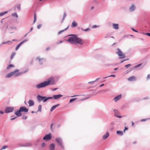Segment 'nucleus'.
<instances>
[{
	"instance_id": "1",
	"label": "nucleus",
	"mask_w": 150,
	"mask_h": 150,
	"mask_svg": "<svg viewBox=\"0 0 150 150\" xmlns=\"http://www.w3.org/2000/svg\"><path fill=\"white\" fill-rule=\"evenodd\" d=\"M71 37L67 40V41L71 44L77 45L78 47L81 48L82 47V45L84 41L82 39L78 38L75 34L69 35Z\"/></svg>"
},
{
	"instance_id": "2",
	"label": "nucleus",
	"mask_w": 150,
	"mask_h": 150,
	"mask_svg": "<svg viewBox=\"0 0 150 150\" xmlns=\"http://www.w3.org/2000/svg\"><path fill=\"white\" fill-rule=\"evenodd\" d=\"M50 98H50V97L42 96L40 95H38L37 96V99L39 102L43 101V102H45L48 100L50 99Z\"/></svg>"
},
{
	"instance_id": "3",
	"label": "nucleus",
	"mask_w": 150,
	"mask_h": 150,
	"mask_svg": "<svg viewBox=\"0 0 150 150\" xmlns=\"http://www.w3.org/2000/svg\"><path fill=\"white\" fill-rule=\"evenodd\" d=\"M45 82L47 86L49 85H53L55 83V80L54 77H51L49 78L47 81H46Z\"/></svg>"
},
{
	"instance_id": "4",
	"label": "nucleus",
	"mask_w": 150,
	"mask_h": 150,
	"mask_svg": "<svg viewBox=\"0 0 150 150\" xmlns=\"http://www.w3.org/2000/svg\"><path fill=\"white\" fill-rule=\"evenodd\" d=\"M55 141L58 144L64 149V148L63 144L62 139L60 137H58L55 139Z\"/></svg>"
},
{
	"instance_id": "5",
	"label": "nucleus",
	"mask_w": 150,
	"mask_h": 150,
	"mask_svg": "<svg viewBox=\"0 0 150 150\" xmlns=\"http://www.w3.org/2000/svg\"><path fill=\"white\" fill-rule=\"evenodd\" d=\"M47 86L45 81L40 83L36 84L35 85V87L37 89H40L42 88L45 87Z\"/></svg>"
},
{
	"instance_id": "6",
	"label": "nucleus",
	"mask_w": 150,
	"mask_h": 150,
	"mask_svg": "<svg viewBox=\"0 0 150 150\" xmlns=\"http://www.w3.org/2000/svg\"><path fill=\"white\" fill-rule=\"evenodd\" d=\"M117 51L116 52V53L118 54V56L120 57H119L120 59L125 57V54L122 53V52L119 48H117Z\"/></svg>"
},
{
	"instance_id": "7",
	"label": "nucleus",
	"mask_w": 150,
	"mask_h": 150,
	"mask_svg": "<svg viewBox=\"0 0 150 150\" xmlns=\"http://www.w3.org/2000/svg\"><path fill=\"white\" fill-rule=\"evenodd\" d=\"M14 109V108L13 107H7L6 108L5 112L6 113H8L12 112Z\"/></svg>"
},
{
	"instance_id": "8",
	"label": "nucleus",
	"mask_w": 150,
	"mask_h": 150,
	"mask_svg": "<svg viewBox=\"0 0 150 150\" xmlns=\"http://www.w3.org/2000/svg\"><path fill=\"white\" fill-rule=\"evenodd\" d=\"M19 70L18 69H16L13 71H12L13 75L16 77H17L19 75H21V73L19 72Z\"/></svg>"
},
{
	"instance_id": "9",
	"label": "nucleus",
	"mask_w": 150,
	"mask_h": 150,
	"mask_svg": "<svg viewBox=\"0 0 150 150\" xmlns=\"http://www.w3.org/2000/svg\"><path fill=\"white\" fill-rule=\"evenodd\" d=\"M52 136L50 133L46 135L43 138L44 140H49L51 139Z\"/></svg>"
},
{
	"instance_id": "10",
	"label": "nucleus",
	"mask_w": 150,
	"mask_h": 150,
	"mask_svg": "<svg viewBox=\"0 0 150 150\" xmlns=\"http://www.w3.org/2000/svg\"><path fill=\"white\" fill-rule=\"evenodd\" d=\"M62 95L59 94L58 95H54L52 97H50V98H51L50 99L53 98L54 99L56 100L62 97Z\"/></svg>"
},
{
	"instance_id": "11",
	"label": "nucleus",
	"mask_w": 150,
	"mask_h": 150,
	"mask_svg": "<svg viewBox=\"0 0 150 150\" xmlns=\"http://www.w3.org/2000/svg\"><path fill=\"white\" fill-rule=\"evenodd\" d=\"M122 95L121 94H120L116 96H115L114 98L113 99V100L115 102H117L119 101L121 98Z\"/></svg>"
},
{
	"instance_id": "12",
	"label": "nucleus",
	"mask_w": 150,
	"mask_h": 150,
	"mask_svg": "<svg viewBox=\"0 0 150 150\" xmlns=\"http://www.w3.org/2000/svg\"><path fill=\"white\" fill-rule=\"evenodd\" d=\"M32 145V144L30 142L27 143L25 144H19V146L21 147H28L31 146Z\"/></svg>"
},
{
	"instance_id": "13",
	"label": "nucleus",
	"mask_w": 150,
	"mask_h": 150,
	"mask_svg": "<svg viewBox=\"0 0 150 150\" xmlns=\"http://www.w3.org/2000/svg\"><path fill=\"white\" fill-rule=\"evenodd\" d=\"M36 60H38L39 64L40 65H42L43 62L45 61V59L43 58H40L39 57H38L36 59Z\"/></svg>"
},
{
	"instance_id": "14",
	"label": "nucleus",
	"mask_w": 150,
	"mask_h": 150,
	"mask_svg": "<svg viewBox=\"0 0 150 150\" xmlns=\"http://www.w3.org/2000/svg\"><path fill=\"white\" fill-rule=\"evenodd\" d=\"M20 109L21 110V112H27L28 111V109L23 106L21 107Z\"/></svg>"
},
{
	"instance_id": "15",
	"label": "nucleus",
	"mask_w": 150,
	"mask_h": 150,
	"mask_svg": "<svg viewBox=\"0 0 150 150\" xmlns=\"http://www.w3.org/2000/svg\"><path fill=\"white\" fill-rule=\"evenodd\" d=\"M21 112V110L19 109V110H17L14 113L17 117H20L22 115Z\"/></svg>"
},
{
	"instance_id": "16",
	"label": "nucleus",
	"mask_w": 150,
	"mask_h": 150,
	"mask_svg": "<svg viewBox=\"0 0 150 150\" xmlns=\"http://www.w3.org/2000/svg\"><path fill=\"white\" fill-rule=\"evenodd\" d=\"M109 135V133L107 132H106V133L103 136L102 138L104 140H105L108 137Z\"/></svg>"
},
{
	"instance_id": "17",
	"label": "nucleus",
	"mask_w": 150,
	"mask_h": 150,
	"mask_svg": "<svg viewBox=\"0 0 150 150\" xmlns=\"http://www.w3.org/2000/svg\"><path fill=\"white\" fill-rule=\"evenodd\" d=\"M135 8L136 7L135 5L134 4H132L130 7L129 9L131 12H132L135 10Z\"/></svg>"
},
{
	"instance_id": "18",
	"label": "nucleus",
	"mask_w": 150,
	"mask_h": 150,
	"mask_svg": "<svg viewBox=\"0 0 150 150\" xmlns=\"http://www.w3.org/2000/svg\"><path fill=\"white\" fill-rule=\"evenodd\" d=\"M128 80L130 81H135L136 80V78L135 76H132L130 77L128 79Z\"/></svg>"
},
{
	"instance_id": "19",
	"label": "nucleus",
	"mask_w": 150,
	"mask_h": 150,
	"mask_svg": "<svg viewBox=\"0 0 150 150\" xmlns=\"http://www.w3.org/2000/svg\"><path fill=\"white\" fill-rule=\"evenodd\" d=\"M112 26L113 29L118 30L119 29V24L113 23L112 24Z\"/></svg>"
},
{
	"instance_id": "20",
	"label": "nucleus",
	"mask_w": 150,
	"mask_h": 150,
	"mask_svg": "<svg viewBox=\"0 0 150 150\" xmlns=\"http://www.w3.org/2000/svg\"><path fill=\"white\" fill-rule=\"evenodd\" d=\"M55 145L53 144H51L49 146V150H54Z\"/></svg>"
},
{
	"instance_id": "21",
	"label": "nucleus",
	"mask_w": 150,
	"mask_h": 150,
	"mask_svg": "<svg viewBox=\"0 0 150 150\" xmlns=\"http://www.w3.org/2000/svg\"><path fill=\"white\" fill-rule=\"evenodd\" d=\"M28 103L30 107L33 106L34 105V102L33 101L30 100L28 102Z\"/></svg>"
},
{
	"instance_id": "22",
	"label": "nucleus",
	"mask_w": 150,
	"mask_h": 150,
	"mask_svg": "<svg viewBox=\"0 0 150 150\" xmlns=\"http://www.w3.org/2000/svg\"><path fill=\"white\" fill-rule=\"evenodd\" d=\"M77 23L75 21H74L72 23L71 26L72 27L74 28L77 26Z\"/></svg>"
},
{
	"instance_id": "23",
	"label": "nucleus",
	"mask_w": 150,
	"mask_h": 150,
	"mask_svg": "<svg viewBox=\"0 0 150 150\" xmlns=\"http://www.w3.org/2000/svg\"><path fill=\"white\" fill-rule=\"evenodd\" d=\"M13 74L12 72H10V73L7 74L6 76V77L7 78H9L11 77V76H13Z\"/></svg>"
},
{
	"instance_id": "24",
	"label": "nucleus",
	"mask_w": 150,
	"mask_h": 150,
	"mask_svg": "<svg viewBox=\"0 0 150 150\" xmlns=\"http://www.w3.org/2000/svg\"><path fill=\"white\" fill-rule=\"evenodd\" d=\"M59 105V104H57L56 105L53 106L51 108L50 111H53L54 109H55V108L57 106Z\"/></svg>"
},
{
	"instance_id": "25",
	"label": "nucleus",
	"mask_w": 150,
	"mask_h": 150,
	"mask_svg": "<svg viewBox=\"0 0 150 150\" xmlns=\"http://www.w3.org/2000/svg\"><path fill=\"white\" fill-rule=\"evenodd\" d=\"M116 133L120 136H122L123 134L122 132L120 131H116Z\"/></svg>"
},
{
	"instance_id": "26",
	"label": "nucleus",
	"mask_w": 150,
	"mask_h": 150,
	"mask_svg": "<svg viewBox=\"0 0 150 150\" xmlns=\"http://www.w3.org/2000/svg\"><path fill=\"white\" fill-rule=\"evenodd\" d=\"M69 27V26H68L66 28L64 29L59 31L58 33V34H61V33H62L64 32V31L67 30L68 28Z\"/></svg>"
},
{
	"instance_id": "27",
	"label": "nucleus",
	"mask_w": 150,
	"mask_h": 150,
	"mask_svg": "<svg viewBox=\"0 0 150 150\" xmlns=\"http://www.w3.org/2000/svg\"><path fill=\"white\" fill-rule=\"evenodd\" d=\"M22 44L21 43V42L20 43H19L17 45V46L15 50H17Z\"/></svg>"
},
{
	"instance_id": "28",
	"label": "nucleus",
	"mask_w": 150,
	"mask_h": 150,
	"mask_svg": "<svg viewBox=\"0 0 150 150\" xmlns=\"http://www.w3.org/2000/svg\"><path fill=\"white\" fill-rule=\"evenodd\" d=\"M99 78H98L97 79H96V80L94 81H90L88 83L91 84H93L96 81H97V80L99 79Z\"/></svg>"
},
{
	"instance_id": "29",
	"label": "nucleus",
	"mask_w": 150,
	"mask_h": 150,
	"mask_svg": "<svg viewBox=\"0 0 150 150\" xmlns=\"http://www.w3.org/2000/svg\"><path fill=\"white\" fill-rule=\"evenodd\" d=\"M12 16L13 17H15L16 18H18V16L16 13H13L12 14Z\"/></svg>"
},
{
	"instance_id": "30",
	"label": "nucleus",
	"mask_w": 150,
	"mask_h": 150,
	"mask_svg": "<svg viewBox=\"0 0 150 150\" xmlns=\"http://www.w3.org/2000/svg\"><path fill=\"white\" fill-rule=\"evenodd\" d=\"M42 111V105H39L38 107V109L37 112H41Z\"/></svg>"
},
{
	"instance_id": "31",
	"label": "nucleus",
	"mask_w": 150,
	"mask_h": 150,
	"mask_svg": "<svg viewBox=\"0 0 150 150\" xmlns=\"http://www.w3.org/2000/svg\"><path fill=\"white\" fill-rule=\"evenodd\" d=\"M8 13V11H5L3 12L0 13V17L1 16Z\"/></svg>"
},
{
	"instance_id": "32",
	"label": "nucleus",
	"mask_w": 150,
	"mask_h": 150,
	"mask_svg": "<svg viewBox=\"0 0 150 150\" xmlns=\"http://www.w3.org/2000/svg\"><path fill=\"white\" fill-rule=\"evenodd\" d=\"M10 43V44H11L12 43V42L11 41H6V42H3L2 43V44H7V43Z\"/></svg>"
},
{
	"instance_id": "33",
	"label": "nucleus",
	"mask_w": 150,
	"mask_h": 150,
	"mask_svg": "<svg viewBox=\"0 0 150 150\" xmlns=\"http://www.w3.org/2000/svg\"><path fill=\"white\" fill-rule=\"evenodd\" d=\"M15 54L16 53L15 52H13L12 53L11 56V59H13V58L15 55Z\"/></svg>"
},
{
	"instance_id": "34",
	"label": "nucleus",
	"mask_w": 150,
	"mask_h": 150,
	"mask_svg": "<svg viewBox=\"0 0 150 150\" xmlns=\"http://www.w3.org/2000/svg\"><path fill=\"white\" fill-rule=\"evenodd\" d=\"M67 16V14L65 12H64V15L63 16V19L62 20V22L64 20L65 18H66V16Z\"/></svg>"
},
{
	"instance_id": "35",
	"label": "nucleus",
	"mask_w": 150,
	"mask_h": 150,
	"mask_svg": "<svg viewBox=\"0 0 150 150\" xmlns=\"http://www.w3.org/2000/svg\"><path fill=\"white\" fill-rule=\"evenodd\" d=\"M8 147V146L6 145L5 146H2V148H1V149H0V150H2L3 149H5Z\"/></svg>"
},
{
	"instance_id": "36",
	"label": "nucleus",
	"mask_w": 150,
	"mask_h": 150,
	"mask_svg": "<svg viewBox=\"0 0 150 150\" xmlns=\"http://www.w3.org/2000/svg\"><path fill=\"white\" fill-rule=\"evenodd\" d=\"M14 67V66L13 64H10L8 66V67L7 68V69H9L10 68H11L12 67Z\"/></svg>"
},
{
	"instance_id": "37",
	"label": "nucleus",
	"mask_w": 150,
	"mask_h": 150,
	"mask_svg": "<svg viewBox=\"0 0 150 150\" xmlns=\"http://www.w3.org/2000/svg\"><path fill=\"white\" fill-rule=\"evenodd\" d=\"M36 14L35 13L34 15V21H33L34 23L35 22V21H36Z\"/></svg>"
},
{
	"instance_id": "38",
	"label": "nucleus",
	"mask_w": 150,
	"mask_h": 150,
	"mask_svg": "<svg viewBox=\"0 0 150 150\" xmlns=\"http://www.w3.org/2000/svg\"><path fill=\"white\" fill-rule=\"evenodd\" d=\"M76 99V98H72L69 101V103H70L72 102L73 101L75 100Z\"/></svg>"
},
{
	"instance_id": "39",
	"label": "nucleus",
	"mask_w": 150,
	"mask_h": 150,
	"mask_svg": "<svg viewBox=\"0 0 150 150\" xmlns=\"http://www.w3.org/2000/svg\"><path fill=\"white\" fill-rule=\"evenodd\" d=\"M99 27V25H93L92 26V28H98V27Z\"/></svg>"
},
{
	"instance_id": "40",
	"label": "nucleus",
	"mask_w": 150,
	"mask_h": 150,
	"mask_svg": "<svg viewBox=\"0 0 150 150\" xmlns=\"http://www.w3.org/2000/svg\"><path fill=\"white\" fill-rule=\"evenodd\" d=\"M81 30H83L84 31L86 32L87 31H90V29L89 28H88L85 30H83V28H81Z\"/></svg>"
},
{
	"instance_id": "41",
	"label": "nucleus",
	"mask_w": 150,
	"mask_h": 150,
	"mask_svg": "<svg viewBox=\"0 0 150 150\" xmlns=\"http://www.w3.org/2000/svg\"><path fill=\"white\" fill-rule=\"evenodd\" d=\"M17 8L19 11H20L21 9V5L20 4L18 5L17 6Z\"/></svg>"
},
{
	"instance_id": "42",
	"label": "nucleus",
	"mask_w": 150,
	"mask_h": 150,
	"mask_svg": "<svg viewBox=\"0 0 150 150\" xmlns=\"http://www.w3.org/2000/svg\"><path fill=\"white\" fill-rule=\"evenodd\" d=\"M10 28H11V29H14V30H16V27L15 26H12L10 27Z\"/></svg>"
},
{
	"instance_id": "43",
	"label": "nucleus",
	"mask_w": 150,
	"mask_h": 150,
	"mask_svg": "<svg viewBox=\"0 0 150 150\" xmlns=\"http://www.w3.org/2000/svg\"><path fill=\"white\" fill-rule=\"evenodd\" d=\"M28 40V39H25L24 40L22 41V42H21V43L23 44V43H24L25 42H27Z\"/></svg>"
},
{
	"instance_id": "44",
	"label": "nucleus",
	"mask_w": 150,
	"mask_h": 150,
	"mask_svg": "<svg viewBox=\"0 0 150 150\" xmlns=\"http://www.w3.org/2000/svg\"><path fill=\"white\" fill-rule=\"evenodd\" d=\"M143 34H145L149 36H150V33H143Z\"/></svg>"
},
{
	"instance_id": "45",
	"label": "nucleus",
	"mask_w": 150,
	"mask_h": 150,
	"mask_svg": "<svg viewBox=\"0 0 150 150\" xmlns=\"http://www.w3.org/2000/svg\"><path fill=\"white\" fill-rule=\"evenodd\" d=\"M141 64H139L137 65L134 66V68H137L140 66L141 65Z\"/></svg>"
},
{
	"instance_id": "46",
	"label": "nucleus",
	"mask_w": 150,
	"mask_h": 150,
	"mask_svg": "<svg viewBox=\"0 0 150 150\" xmlns=\"http://www.w3.org/2000/svg\"><path fill=\"white\" fill-rule=\"evenodd\" d=\"M115 77V75H110V76H109L105 77V78H108V77Z\"/></svg>"
},
{
	"instance_id": "47",
	"label": "nucleus",
	"mask_w": 150,
	"mask_h": 150,
	"mask_svg": "<svg viewBox=\"0 0 150 150\" xmlns=\"http://www.w3.org/2000/svg\"><path fill=\"white\" fill-rule=\"evenodd\" d=\"M114 124H115V122H112L111 123L110 126L113 127V125H114Z\"/></svg>"
},
{
	"instance_id": "48",
	"label": "nucleus",
	"mask_w": 150,
	"mask_h": 150,
	"mask_svg": "<svg viewBox=\"0 0 150 150\" xmlns=\"http://www.w3.org/2000/svg\"><path fill=\"white\" fill-rule=\"evenodd\" d=\"M131 66V64H127V65H125V67L126 68H128V67H129V66Z\"/></svg>"
},
{
	"instance_id": "49",
	"label": "nucleus",
	"mask_w": 150,
	"mask_h": 150,
	"mask_svg": "<svg viewBox=\"0 0 150 150\" xmlns=\"http://www.w3.org/2000/svg\"><path fill=\"white\" fill-rule=\"evenodd\" d=\"M111 127L110 128H109V129L110 131H112L113 129H114V127H112V126H110Z\"/></svg>"
},
{
	"instance_id": "50",
	"label": "nucleus",
	"mask_w": 150,
	"mask_h": 150,
	"mask_svg": "<svg viewBox=\"0 0 150 150\" xmlns=\"http://www.w3.org/2000/svg\"><path fill=\"white\" fill-rule=\"evenodd\" d=\"M45 143H43L41 145V146L43 148L45 146Z\"/></svg>"
},
{
	"instance_id": "51",
	"label": "nucleus",
	"mask_w": 150,
	"mask_h": 150,
	"mask_svg": "<svg viewBox=\"0 0 150 150\" xmlns=\"http://www.w3.org/2000/svg\"><path fill=\"white\" fill-rule=\"evenodd\" d=\"M42 26V25H41V24H39V25H38L37 26V28L38 29H40V28Z\"/></svg>"
},
{
	"instance_id": "52",
	"label": "nucleus",
	"mask_w": 150,
	"mask_h": 150,
	"mask_svg": "<svg viewBox=\"0 0 150 150\" xmlns=\"http://www.w3.org/2000/svg\"><path fill=\"white\" fill-rule=\"evenodd\" d=\"M27 118V116H23L22 117V119H23L26 120Z\"/></svg>"
},
{
	"instance_id": "53",
	"label": "nucleus",
	"mask_w": 150,
	"mask_h": 150,
	"mask_svg": "<svg viewBox=\"0 0 150 150\" xmlns=\"http://www.w3.org/2000/svg\"><path fill=\"white\" fill-rule=\"evenodd\" d=\"M149 79H150V74H149L147 76V80H148Z\"/></svg>"
},
{
	"instance_id": "54",
	"label": "nucleus",
	"mask_w": 150,
	"mask_h": 150,
	"mask_svg": "<svg viewBox=\"0 0 150 150\" xmlns=\"http://www.w3.org/2000/svg\"><path fill=\"white\" fill-rule=\"evenodd\" d=\"M17 117H13V118H11L10 120H14V119H16V118H17Z\"/></svg>"
},
{
	"instance_id": "55",
	"label": "nucleus",
	"mask_w": 150,
	"mask_h": 150,
	"mask_svg": "<svg viewBox=\"0 0 150 150\" xmlns=\"http://www.w3.org/2000/svg\"><path fill=\"white\" fill-rule=\"evenodd\" d=\"M115 116L119 118H120L122 117V116H118L117 115H115Z\"/></svg>"
},
{
	"instance_id": "56",
	"label": "nucleus",
	"mask_w": 150,
	"mask_h": 150,
	"mask_svg": "<svg viewBox=\"0 0 150 150\" xmlns=\"http://www.w3.org/2000/svg\"><path fill=\"white\" fill-rule=\"evenodd\" d=\"M146 120V119H143L141 120V121H145Z\"/></svg>"
},
{
	"instance_id": "57",
	"label": "nucleus",
	"mask_w": 150,
	"mask_h": 150,
	"mask_svg": "<svg viewBox=\"0 0 150 150\" xmlns=\"http://www.w3.org/2000/svg\"><path fill=\"white\" fill-rule=\"evenodd\" d=\"M128 129V128H127V127H125V129H124V131H123L124 132H125V131L126 130H127V129Z\"/></svg>"
},
{
	"instance_id": "58",
	"label": "nucleus",
	"mask_w": 150,
	"mask_h": 150,
	"mask_svg": "<svg viewBox=\"0 0 150 150\" xmlns=\"http://www.w3.org/2000/svg\"><path fill=\"white\" fill-rule=\"evenodd\" d=\"M128 59H125V60H122V61L121 62H120V63H122V62H123L124 61H126V60H128Z\"/></svg>"
},
{
	"instance_id": "59",
	"label": "nucleus",
	"mask_w": 150,
	"mask_h": 150,
	"mask_svg": "<svg viewBox=\"0 0 150 150\" xmlns=\"http://www.w3.org/2000/svg\"><path fill=\"white\" fill-rule=\"evenodd\" d=\"M62 42H63V41H59V42H57V44H59V43H62Z\"/></svg>"
},
{
	"instance_id": "60",
	"label": "nucleus",
	"mask_w": 150,
	"mask_h": 150,
	"mask_svg": "<svg viewBox=\"0 0 150 150\" xmlns=\"http://www.w3.org/2000/svg\"><path fill=\"white\" fill-rule=\"evenodd\" d=\"M53 125V124L52 123L51 124V126H50V128H51V129H52Z\"/></svg>"
},
{
	"instance_id": "61",
	"label": "nucleus",
	"mask_w": 150,
	"mask_h": 150,
	"mask_svg": "<svg viewBox=\"0 0 150 150\" xmlns=\"http://www.w3.org/2000/svg\"><path fill=\"white\" fill-rule=\"evenodd\" d=\"M50 49V47H47L46 49V51H48Z\"/></svg>"
},
{
	"instance_id": "62",
	"label": "nucleus",
	"mask_w": 150,
	"mask_h": 150,
	"mask_svg": "<svg viewBox=\"0 0 150 150\" xmlns=\"http://www.w3.org/2000/svg\"><path fill=\"white\" fill-rule=\"evenodd\" d=\"M4 112L3 111H0V113L1 114H4Z\"/></svg>"
},
{
	"instance_id": "63",
	"label": "nucleus",
	"mask_w": 150,
	"mask_h": 150,
	"mask_svg": "<svg viewBox=\"0 0 150 150\" xmlns=\"http://www.w3.org/2000/svg\"><path fill=\"white\" fill-rule=\"evenodd\" d=\"M33 30V27H31L30 28V31L28 33H29L31 31Z\"/></svg>"
},
{
	"instance_id": "64",
	"label": "nucleus",
	"mask_w": 150,
	"mask_h": 150,
	"mask_svg": "<svg viewBox=\"0 0 150 150\" xmlns=\"http://www.w3.org/2000/svg\"><path fill=\"white\" fill-rule=\"evenodd\" d=\"M132 30H133V31H135V32H138V31H136V30H135V29H133V28H132Z\"/></svg>"
}]
</instances>
